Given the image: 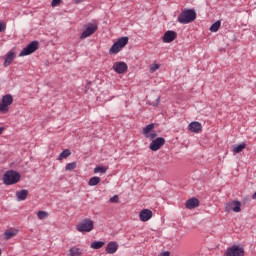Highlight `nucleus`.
<instances>
[{
  "label": "nucleus",
  "mask_w": 256,
  "mask_h": 256,
  "mask_svg": "<svg viewBox=\"0 0 256 256\" xmlns=\"http://www.w3.org/2000/svg\"><path fill=\"white\" fill-rule=\"evenodd\" d=\"M94 173H107V168L103 166H97L94 168Z\"/></svg>",
  "instance_id": "c756f323"
},
{
  "label": "nucleus",
  "mask_w": 256,
  "mask_h": 256,
  "mask_svg": "<svg viewBox=\"0 0 256 256\" xmlns=\"http://www.w3.org/2000/svg\"><path fill=\"white\" fill-rule=\"evenodd\" d=\"M116 43L120 46V48L123 49V47H125V45H127V43H129V37L124 36L119 38Z\"/></svg>",
  "instance_id": "412c9836"
},
{
  "label": "nucleus",
  "mask_w": 256,
  "mask_h": 256,
  "mask_svg": "<svg viewBox=\"0 0 256 256\" xmlns=\"http://www.w3.org/2000/svg\"><path fill=\"white\" fill-rule=\"evenodd\" d=\"M97 29H98L97 24H92V23L87 24L80 36V39H87V37H91V35H93V33L97 31Z\"/></svg>",
  "instance_id": "423d86ee"
},
{
  "label": "nucleus",
  "mask_w": 256,
  "mask_h": 256,
  "mask_svg": "<svg viewBox=\"0 0 256 256\" xmlns=\"http://www.w3.org/2000/svg\"><path fill=\"white\" fill-rule=\"evenodd\" d=\"M73 3H75L76 5H79V3H83V1L85 0H72Z\"/></svg>",
  "instance_id": "e433bc0d"
},
{
  "label": "nucleus",
  "mask_w": 256,
  "mask_h": 256,
  "mask_svg": "<svg viewBox=\"0 0 256 256\" xmlns=\"http://www.w3.org/2000/svg\"><path fill=\"white\" fill-rule=\"evenodd\" d=\"M110 203H119V196L114 195L113 197L110 198Z\"/></svg>",
  "instance_id": "7c9ffc66"
},
{
  "label": "nucleus",
  "mask_w": 256,
  "mask_h": 256,
  "mask_svg": "<svg viewBox=\"0 0 256 256\" xmlns=\"http://www.w3.org/2000/svg\"><path fill=\"white\" fill-rule=\"evenodd\" d=\"M157 69H159V64H154L152 67H150V71L152 72L157 71Z\"/></svg>",
  "instance_id": "f704fd0d"
},
{
  "label": "nucleus",
  "mask_w": 256,
  "mask_h": 256,
  "mask_svg": "<svg viewBox=\"0 0 256 256\" xmlns=\"http://www.w3.org/2000/svg\"><path fill=\"white\" fill-rule=\"evenodd\" d=\"M147 139H155V137H157V133L155 132H150L149 134H147V136H145Z\"/></svg>",
  "instance_id": "473e14b6"
},
{
  "label": "nucleus",
  "mask_w": 256,
  "mask_h": 256,
  "mask_svg": "<svg viewBox=\"0 0 256 256\" xmlns=\"http://www.w3.org/2000/svg\"><path fill=\"white\" fill-rule=\"evenodd\" d=\"M28 196H29V191L26 189H22L16 192L17 201H25V199H27Z\"/></svg>",
  "instance_id": "f3484780"
},
{
  "label": "nucleus",
  "mask_w": 256,
  "mask_h": 256,
  "mask_svg": "<svg viewBox=\"0 0 256 256\" xmlns=\"http://www.w3.org/2000/svg\"><path fill=\"white\" fill-rule=\"evenodd\" d=\"M160 101H161V97H158V98L156 99V105H159Z\"/></svg>",
  "instance_id": "4c0bfd02"
},
{
  "label": "nucleus",
  "mask_w": 256,
  "mask_h": 256,
  "mask_svg": "<svg viewBox=\"0 0 256 256\" xmlns=\"http://www.w3.org/2000/svg\"><path fill=\"white\" fill-rule=\"evenodd\" d=\"M2 181L4 185H15L21 181V174L14 170H8L4 173Z\"/></svg>",
  "instance_id": "f03ea898"
},
{
  "label": "nucleus",
  "mask_w": 256,
  "mask_h": 256,
  "mask_svg": "<svg viewBox=\"0 0 256 256\" xmlns=\"http://www.w3.org/2000/svg\"><path fill=\"white\" fill-rule=\"evenodd\" d=\"M99 183H101V178L94 176L89 179L88 185L90 187H95V185H99Z\"/></svg>",
  "instance_id": "5701e85b"
},
{
  "label": "nucleus",
  "mask_w": 256,
  "mask_h": 256,
  "mask_svg": "<svg viewBox=\"0 0 256 256\" xmlns=\"http://www.w3.org/2000/svg\"><path fill=\"white\" fill-rule=\"evenodd\" d=\"M76 167H77V163L76 162L68 163L65 166V171H73V169H75Z\"/></svg>",
  "instance_id": "c85d7f7f"
},
{
  "label": "nucleus",
  "mask_w": 256,
  "mask_h": 256,
  "mask_svg": "<svg viewBox=\"0 0 256 256\" xmlns=\"http://www.w3.org/2000/svg\"><path fill=\"white\" fill-rule=\"evenodd\" d=\"M163 145H165V138L158 137L150 143L149 149L151 151H159L160 147H163Z\"/></svg>",
  "instance_id": "1a4fd4ad"
},
{
  "label": "nucleus",
  "mask_w": 256,
  "mask_h": 256,
  "mask_svg": "<svg viewBox=\"0 0 256 256\" xmlns=\"http://www.w3.org/2000/svg\"><path fill=\"white\" fill-rule=\"evenodd\" d=\"M10 105H13V96L6 94L2 97V102H0V113H7Z\"/></svg>",
  "instance_id": "39448f33"
},
{
  "label": "nucleus",
  "mask_w": 256,
  "mask_h": 256,
  "mask_svg": "<svg viewBox=\"0 0 256 256\" xmlns=\"http://www.w3.org/2000/svg\"><path fill=\"white\" fill-rule=\"evenodd\" d=\"M195 19H197V12H195V9L185 8L179 14L177 21L178 23H181V25H188V23H193Z\"/></svg>",
  "instance_id": "f257e3e1"
},
{
  "label": "nucleus",
  "mask_w": 256,
  "mask_h": 256,
  "mask_svg": "<svg viewBox=\"0 0 256 256\" xmlns=\"http://www.w3.org/2000/svg\"><path fill=\"white\" fill-rule=\"evenodd\" d=\"M3 133V128H0V135Z\"/></svg>",
  "instance_id": "58836bf2"
},
{
  "label": "nucleus",
  "mask_w": 256,
  "mask_h": 256,
  "mask_svg": "<svg viewBox=\"0 0 256 256\" xmlns=\"http://www.w3.org/2000/svg\"><path fill=\"white\" fill-rule=\"evenodd\" d=\"M13 59H15V52L9 51L5 56V61L3 63L4 67H9L11 63H13Z\"/></svg>",
  "instance_id": "dca6fc26"
},
{
  "label": "nucleus",
  "mask_w": 256,
  "mask_h": 256,
  "mask_svg": "<svg viewBox=\"0 0 256 256\" xmlns=\"http://www.w3.org/2000/svg\"><path fill=\"white\" fill-rule=\"evenodd\" d=\"M59 3H61V0H52L51 5H52V7H57V5H59Z\"/></svg>",
  "instance_id": "72a5a7b5"
},
{
  "label": "nucleus",
  "mask_w": 256,
  "mask_h": 256,
  "mask_svg": "<svg viewBox=\"0 0 256 256\" xmlns=\"http://www.w3.org/2000/svg\"><path fill=\"white\" fill-rule=\"evenodd\" d=\"M77 231L79 233H90V231H93V220L91 219H84L82 220L77 226Z\"/></svg>",
  "instance_id": "7ed1b4c3"
},
{
  "label": "nucleus",
  "mask_w": 256,
  "mask_h": 256,
  "mask_svg": "<svg viewBox=\"0 0 256 256\" xmlns=\"http://www.w3.org/2000/svg\"><path fill=\"white\" fill-rule=\"evenodd\" d=\"M2 251H1V248H0V255H1Z\"/></svg>",
  "instance_id": "ea45409f"
},
{
  "label": "nucleus",
  "mask_w": 256,
  "mask_h": 256,
  "mask_svg": "<svg viewBox=\"0 0 256 256\" xmlns=\"http://www.w3.org/2000/svg\"><path fill=\"white\" fill-rule=\"evenodd\" d=\"M188 129L191 133H199L203 129V126L198 121H194L188 125Z\"/></svg>",
  "instance_id": "4468645a"
},
{
  "label": "nucleus",
  "mask_w": 256,
  "mask_h": 256,
  "mask_svg": "<svg viewBox=\"0 0 256 256\" xmlns=\"http://www.w3.org/2000/svg\"><path fill=\"white\" fill-rule=\"evenodd\" d=\"M39 49V41L35 40L28 44L23 50L20 52L19 57H27V55H32Z\"/></svg>",
  "instance_id": "20e7f679"
},
{
  "label": "nucleus",
  "mask_w": 256,
  "mask_h": 256,
  "mask_svg": "<svg viewBox=\"0 0 256 256\" xmlns=\"http://www.w3.org/2000/svg\"><path fill=\"white\" fill-rule=\"evenodd\" d=\"M153 129H155V124L151 123L149 125H147L144 129H143V135L144 137L147 136L148 134H150Z\"/></svg>",
  "instance_id": "393cba45"
},
{
  "label": "nucleus",
  "mask_w": 256,
  "mask_h": 256,
  "mask_svg": "<svg viewBox=\"0 0 256 256\" xmlns=\"http://www.w3.org/2000/svg\"><path fill=\"white\" fill-rule=\"evenodd\" d=\"M69 255L70 256H81V255H83V250H81V248L72 247L69 249Z\"/></svg>",
  "instance_id": "6ab92c4d"
},
{
  "label": "nucleus",
  "mask_w": 256,
  "mask_h": 256,
  "mask_svg": "<svg viewBox=\"0 0 256 256\" xmlns=\"http://www.w3.org/2000/svg\"><path fill=\"white\" fill-rule=\"evenodd\" d=\"M225 211H227V213L231 211H234V213H241V202L234 200L226 203Z\"/></svg>",
  "instance_id": "6e6552de"
},
{
  "label": "nucleus",
  "mask_w": 256,
  "mask_h": 256,
  "mask_svg": "<svg viewBox=\"0 0 256 256\" xmlns=\"http://www.w3.org/2000/svg\"><path fill=\"white\" fill-rule=\"evenodd\" d=\"M112 69L118 73L119 75L125 73V71H127V63L125 62H115L113 64Z\"/></svg>",
  "instance_id": "9b49d317"
},
{
  "label": "nucleus",
  "mask_w": 256,
  "mask_h": 256,
  "mask_svg": "<svg viewBox=\"0 0 256 256\" xmlns=\"http://www.w3.org/2000/svg\"><path fill=\"white\" fill-rule=\"evenodd\" d=\"M118 249L119 244H117V242H109L106 246V253H108V255H114V253H117Z\"/></svg>",
  "instance_id": "ddd939ff"
},
{
  "label": "nucleus",
  "mask_w": 256,
  "mask_h": 256,
  "mask_svg": "<svg viewBox=\"0 0 256 256\" xmlns=\"http://www.w3.org/2000/svg\"><path fill=\"white\" fill-rule=\"evenodd\" d=\"M71 155V150L65 149L63 150L59 155V161H62V159H67Z\"/></svg>",
  "instance_id": "bb28decb"
},
{
  "label": "nucleus",
  "mask_w": 256,
  "mask_h": 256,
  "mask_svg": "<svg viewBox=\"0 0 256 256\" xmlns=\"http://www.w3.org/2000/svg\"><path fill=\"white\" fill-rule=\"evenodd\" d=\"M122 48H120V46L117 44V42H115L110 50H109V54L110 55H117V53H119V51H121Z\"/></svg>",
  "instance_id": "aec40b11"
},
{
  "label": "nucleus",
  "mask_w": 256,
  "mask_h": 256,
  "mask_svg": "<svg viewBox=\"0 0 256 256\" xmlns=\"http://www.w3.org/2000/svg\"><path fill=\"white\" fill-rule=\"evenodd\" d=\"M177 39V32L173 30H168L164 33L163 42L164 43H172V41Z\"/></svg>",
  "instance_id": "9d476101"
},
{
  "label": "nucleus",
  "mask_w": 256,
  "mask_h": 256,
  "mask_svg": "<svg viewBox=\"0 0 256 256\" xmlns=\"http://www.w3.org/2000/svg\"><path fill=\"white\" fill-rule=\"evenodd\" d=\"M18 231L17 230H7L4 233V238L9 240L12 237H15V235H17Z\"/></svg>",
  "instance_id": "b1692460"
},
{
  "label": "nucleus",
  "mask_w": 256,
  "mask_h": 256,
  "mask_svg": "<svg viewBox=\"0 0 256 256\" xmlns=\"http://www.w3.org/2000/svg\"><path fill=\"white\" fill-rule=\"evenodd\" d=\"M225 255L226 256H243V255H245V251L243 250V248H241L237 245H234V246L227 248Z\"/></svg>",
  "instance_id": "0eeeda50"
},
{
  "label": "nucleus",
  "mask_w": 256,
  "mask_h": 256,
  "mask_svg": "<svg viewBox=\"0 0 256 256\" xmlns=\"http://www.w3.org/2000/svg\"><path fill=\"white\" fill-rule=\"evenodd\" d=\"M245 147H247V145L245 144V142L239 144V145H233L232 149H233V154L237 155V153H241V151H243V149H245Z\"/></svg>",
  "instance_id": "a211bd4d"
},
{
  "label": "nucleus",
  "mask_w": 256,
  "mask_h": 256,
  "mask_svg": "<svg viewBox=\"0 0 256 256\" xmlns=\"http://www.w3.org/2000/svg\"><path fill=\"white\" fill-rule=\"evenodd\" d=\"M105 245L103 241H94L90 244L91 249H101Z\"/></svg>",
  "instance_id": "a878e982"
},
{
  "label": "nucleus",
  "mask_w": 256,
  "mask_h": 256,
  "mask_svg": "<svg viewBox=\"0 0 256 256\" xmlns=\"http://www.w3.org/2000/svg\"><path fill=\"white\" fill-rule=\"evenodd\" d=\"M199 205V199L197 198H190L186 201L185 207L186 209H195Z\"/></svg>",
  "instance_id": "2eb2a0df"
},
{
  "label": "nucleus",
  "mask_w": 256,
  "mask_h": 256,
  "mask_svg": "<svg viewBox=\"0 0 256 256\" xmlns=\"http://www.w3.org/2000/svg\"><path fill=\"white\" fill-rule=\"evenodd\" d=\"M7 29V24L5 22H0V33H3Z\"/></svg>",
  "instance_id": "2f4dec72"
},
{
  "label": "nucleus",
  "mask_w": 256,
  "mask_h": 256,
  "mask_svg": "<svg viewBox=\"0 0 256 256\" xmlns=\"http://www.w3.org/2000/svg\"><path fill=\"white\" fill-rule=\"evenodd\" d=\"M140 221H143L144 223L149 221L151 217H153V212L149 209H143L139 213Z\"/></svg>",
  "instance_id": "f8f14e48"
},
{
  "label": "nucleus",
  "mask_w": 256,
  "mask_h": 256,
  "mask_svg": "<svg viewBox=\"0 0 256 256\" xmlns=\"http://www.w3.org/2000/svg\"><path fill=\"white\" fill-rule=\"evenodd\" d=\"M219 29H221V20L216 21L210 27L211 33H217V31H219Z\"/></svg>",
  "instance_id": "4be33fe9"
},
{
  "label": "nucleus",
  "mask_w": 256,
  "mask_h": 256,
  "mask_svg": "<svg viewBox=\"0 0 256 256\" xmlns=\"http://www.w3.org/2000/svg\"><path fill=\"white\" fill-rule=\"evenodd\" d=\"M170 255H171L170 251H165V252L160 253L158 256H170Z\"/></svg>",
  "instance_id": "c9c22d12"
},
{
  "label": "nucleus",
  "mask_w": 256,
  "mask_h": 256,
  "mask_svg": "<svg viewBox=\"0 0 256 256\" xmlns=\"http://www.w3.org/2000/svg\"><path fill=\"white\" fill-rule=\"evenodd\" d=\"M37 217H38V219H40V220L47 219V217H49V213H47V212H45V211H43V210H40V211H38V213H37Z\"/></svg>",
  "instance_id": "cd10ccee"
}]
</instances>
